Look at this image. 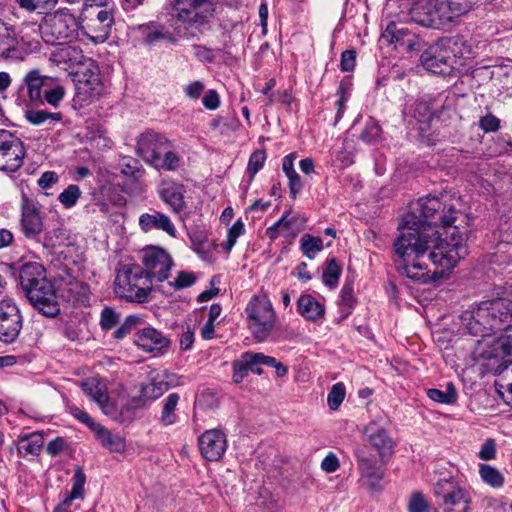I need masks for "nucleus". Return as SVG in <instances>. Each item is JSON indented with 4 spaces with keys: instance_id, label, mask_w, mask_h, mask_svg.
<instances>
[{
    "instance_id": "61",
    "label": "nucleus",
    "mask_w": 512,
    "mask_h": 512,
    "mask_svg": "<svg viewBox=\"0 0 512 512\" xmlns=\"http://www.w3.org/2000/svg\"><path fill=\"white\" fill-rule=\"evenodd\" d=\"M70 413L73 417L78 419L81 423L88 426L92 431L96 428V426L99 425V423H96L88 413L80 409L79 407L72 406L70 407Z\"/></svg>"
},
{
    "instance_id": "47",
    "label": "nucleus",
    "mask_w": 512,
    "mask_h": 512,
    "mask_svg": "<svg viewBox=\"0 0 512 512\" xmlns=\"http://www.w3.org/2000/svg\"><path fill=\"white\" fill-rule=\"evenodd\" d=\"M345 398V387L342 383H336L332 386L327 403L331 410H337Z\"/></svg>"
},
{
    "instance_id": "35",
    "label": "nucleus",
    "mask_w": 512,
    "mask_h": 512,
    "mask_svg": "<svg viewBox=\"0 0 512 512\" xmlns=\"http://www.w3.org/2000/svg\"><path fill=\"white\" fill-rule=\"evenodd\" d=\"M179 399L180 396L178 393H171L164 400L161 416L159 418L161 425L167 427L177 422L178 416L176 414V407Z\"/></svg>"
},
{
    "instance_id": "29",
    "label": "nucleus",
    "mask_w": 512,
    "mask_h": 512,
    "mask_svg": "<svg viewBox=\"0 0 512 512\" xmlns=\"http://www.w3.org/2000/svg\"><path fill=\"white\" fill-rule=\"evenodd\" d=\"M299 314L308 321H317L325 313L324 306L309 294H302L297 300Z\"/></svg>"
},
{
    "instance_id": "19",
    "label": "nucleus",
    "mask_w": 512,
    "mask_h": 512,
    "mask_svg": "<svg viewBox=\"0 0 512 512\" xmlns=\"http://www.w3.org/2000/svg\"><path fill=\"white\" fill-rule=\"evenodd\" d=\"M198 443L202 456L208 461H218L227 449L226 435L219 429L205 431Z\"/></svg>"
},
{
    "instance_id": "32",
    "label": "nucleus",
    "mask_w": 512,
    "mask_h": 512,
    "mask_svg": "<svg viewBox=\"0 0 512 512\" xmlns=\"http://www.w3.org/2000/svg\"><path fill=\"white\" fill-rule=\"evenodd\" d=\"M25 118L32 125H52L54 123L60 122L63 118V114L61 112H48L46 110L27 107L25 110Z\"/></svg>"
},
{
    "instance_id": "16",
    "label": "nucleus",
    "mask_w": 512,
    "mask_h": 512,
    "mask_svg": "<svg viewBox=\"0 0 512 512\" xmlns=\"http://www.w3.org/2000/svg\"><path fill=\"white\" fill-rule=\"evenodd\" d=\"M411 20L421 26L440 29L447 25L439 8L438 0H419L409 10Z\"/></svg>"
},
{
    "instance_id": "3",
    "label": "nucleus",
    "mask_w": 512,
    "mask_h": 512,
    "mask_svg": "<svg viewBox=\"0 0 512 512\" xmlns=\"http://www.w3.org/2000/svg\"><path fill=\"white\" fill-rule=\"evenodd\" d=\"M66 95L65 88L57 83L56 78L44 75L38 68L28 71L17 91L18 105L39 106L48 104L59 107Z\"/></svg>"
},
{
    "instance_id": "60",
    "label": "nucleus",
    "mask_w": 512,
    "mask_h": 512,
    "mask_svg": "<svg viewBox=\"0 0 512 512\" xmlns=\"http://www.w3.org/2000/svg\"><path fill=\"white\" fill-rule=\"evenodd\" d=\"M423 43V40L411 31L398 47L405 49L407 52H413L419 51L423 47Z\"/></svg>"
},
{
    "instance_id": "33",
    "label": "nucleus",
    "mask_w": 512,
    "mask_h": 512,
    "mask_svg": "<svg viewBox=\"0 0 512 512\" xmlns=\"http://www.w3.org/2000/svg\"><path fill=\"white\" fill-rule=\"evenodd\" d=\"M101 444L108 448L112 452H121L125 448L124 439L119 436L112 434L108 429L99 424L93 430Z\"/></svg>"
},
{
    "instance_id": "10",
    "label": "nucleus",
    "mask_w": 512,
    "mask_h": 512,
    "mask_svg": "<svg viewBox=\"0 0 512 512\" xmlns=\"http://www.w3.org/2000/svg\"><path fill=\"white\" fill-rule=\"evenodd\" d=\"M25 156L23 141L10 131L0 129V170L6 173L18 171Z\"/></svg>"
},
{
    "instance_id": "55",
    "label": "nucleus",
    "mask_w": 512,
    "mask_h": 512,
    "mask_svg": "<svg viewBox=\"0 0 512 512\" xmlns=\"http://www.w3.org/2000/svg\"><path fill=\"white\" fill-rule=\"evenodd\" d=\"M432 109L430 105L423 100L416 101L413 105V115L420 122H427L432 117Z\"/></svg>"
},
{
    "instance_id": "25",
    "label": "nucleus",
    "mask_w": 512,
    "mask_h": 512,
    "mask_svg": "<svg viewBox=\"0 0 512 512\" xmlns=\"http://www.w3.org/2000/svg\"><path fill=\"white\" fill-rule=\"evenodd\" d=\"M139 225L145 232L157 229L166 232L172 237H175L176 235V228L170 218L158 211L142 214L139 218Z\"/></svg>"
},
{
    "instance_id": "44",
    "label": "nucleus",
    "mask_w": 512,
    "mask_h": 512,
    "mask_svg": "<svg viewBox=\"0 0 512 512\" xmlns=\"http://www.w3.org/2000/svg\"><path fill=\"white\" fill-rule=\"evenodd\" d=\"M481 479L494 488H500L504 484V477L498 469L488 464H481L479 467Z\"/></svg>"
},
{
    "instance_id": "4",
    "label": "nucleus",
    "mask_w": 512,
    "mask_h": 512,
    "mask_svg": "<svg viewBox=\"0 0 512 512\" xmlns=\"http://www.w3.org/2000/svg\"><path fill=\"white\" fill-rule=\"evenodd\" d=\"M457 211L452 204L442 202L437 197L420 198L414 203H411L409 212L404 217L405 223L414 225H425V227H443L446 229L445 238L450 241V234L452 228L458 226L453 225L456 220Z\"/></svg>"
},
{
    "instance_id": "22",
    "label": "nucleus",
    "mask_w": 512,
    "mask_h": 512,
    "mask_svg": "<svg viewBox=\"0 0 512 512\" xmlns=\"http://www.w3.org/2000/svg\"><path fill=\"white\" fill-rule=\"evenodd\" d=\"M43 40L48 44H55L57 41H64L70 35V28L66 17L62 14L50 17L41 27Z\"/></svg>"
},
{
    "instance_id": "54",
    "label": "nucleus",
    "mask_w": 512,
    "mask_h": 512,
    "mask_svg": "<svg viewBox=\"0 0 512 512\" xmlns=\"http://www.w3.org/2000/svg\"><path fill=\"white\" fill-rule=\"evenodd\" d=\"M245 358L248 364H262L274 367L278 363L276 358L264 355L260 352H245Z\"/></svg>"
},
{
    "instance_id": "36",
    "label": "nucleus",
    "mask_w": 512,
    "mask_h": 512,
    "mask_svg": "<svg viewBox=\"0 0 512 512\" xmlns=\"http://www.w3.org/2000/svg\"><path fill=\"white\" fill-rule=\"evenodd\" d=\"M166 391H168V386L160 376L152 379V381L146 385H143L140 390V396L138 398L142 399L144 402V406L146 405V401H153L162 396Z\"/></svg>"
},
{
    "instance_id": "9",
    "label": "nucleus",
    "mask_w": 512,
    "mask_h": 512,
    "mask_svg": "<svg viewBox=\"0 0 512 512\" xmlns=\"http://www.w3.org/2000/svg\"><path fill=\"white\" fill-rule=\"evenodd\" d=\"M436 502L442 512H468L469 493L453 479H441L434 485Z\"/></svg>"
},
{
    "instance_id": "1",
    "label": "nucleus",
    "mask_w": 512,
    "mask_h": 512,
    "mask_svg": "<svg viewBox=\"0 0 512 512\" xmlns=\"http://www.w3.org/2000/svg\"><path fill=\"white\" fill-rule=\"evenodd\" d=\"M394 241V264L399 274L414 282L427 284L443 277L468 254L466 236L452 228L450 241L425 225L403 223Z\"/></svg>"
},
{
    "instance_id": "5",
    "label": "nucleus",
    "mask_w": 512,
    "mask_h": 512,
    "mask_svg": "<svg viewBox=\"0 0 512 512\" xmlns=\"http://www.w3.org/2000/svg\"><path fill=\"white\" fill-rule=\"evenodd\" d=\"M114 284L116 295L131 303L147 302L152 292V283L138 264H126L118 269Z\"/></svg>"
},
{
    "instance_id": "41",
    "label": "nucleus",
    "mask_w": 512,
    "mask_h": 512,
    "mask_svg": "<svg viewBox=\"0 0 512 512\" xmlns=\"http://www.w3.org/2000/svg\"><path fill=\"white\" fill-rule=\"evenodd\" d=\"M180 164V157L172 151V146L165 149L151 165L157 170L175 171Z\"/></svg>"
},
{
    "instance_id": "18",
    "label": "nucleus",
    "mask_w": 512,
    "mask_h": 512,
    "mask_svg": "<svg viewBox=\"0 0 512 512\" xmlns=\"http://www.w3.org/2000/svg\"><path fill=\"white\" fill-rule=\"evenodd\" d=\"M497 329L512 321V285L505 287L497 297L482 301Z\"/></svg>"
},
{
    "instance_id": "6",
    "label": "nucleus",
    "mask_w": 512,
    "mask_h": 512,
    "mask_svg": "<svg viewBox=\"0 0 512 512\" xmlns=\"http://www.w3.org/2000/svg\"><path fill=\"white\" fill-rule=\"evenodd\" d=\"M215 9L211 0H174L175 17L185 24V38H193L209 29Z\"/></svg>"
},
{
    "instance_id": "40",
    "label": "nucleus",
    "mask_w": 512,
    "mask_h": 512,
    "mask_svg": "<svg viewBox=\"0 0 512 512\" xmlns=\"http://www.w3.org/2000/svg\"><path fill=\"white\" fill-rule=\"evenodd\" d=\"M495 357L506 358L512 355V326H508L504 333L493 343Z\"/></svg>"
},
{
    "instance_id": "28",
    "label": "nucleus",
    "mask_w": 512,
    "mask_h": 512,
    "mask_svg": "<svg viewBox=\"0 0 512 512\" xmlns=\"http://www.w3.org/2000/svg\"><path fill=\"white\" fill-rule=\"evenodd\" d=\"M86 483V475L83 468L77 466L73 476V487L71 492L63 499V501L55 507L53 512H70L69 507L73 500L83 498L84 486Z\"/></svg>"
},
{
    "instance_id": "42",
    "label": "nucleus",
    "mask_w": 512,
    "mask_h": 512,
    "mask_svg": "<svg viewBox=\"0 0 512 512\" xmlns=\"http://www.w3.org/2000/svg\"><path fill=\"white\" fill-rule=\"evenodd\" d=\"M342 272L341 266L338 264L336 258H330L326 261V267L323 270L322 279L323 283L330 289H335L338 286L339 278Z\"/></svg>"
},
{
    "instance_id": "48",
    "label": "nucleus",
    "mask_w": 512,
    "mask_h": 512,
    "mask_svg": "<svg viewBox=\"0 0 512 512\" xmlns=\"http://www.w3.org/2000/svg\"><path fill=\"white\" fill-rule=\"evenodd\" d=\"M43 445L42 437L39 434H32L28 438L22 440L19 450L26 454L38 455Z\"/></svg>"
},
{
    "instance_id": "37",
    "label": "nucleus",
    "mask_w": 512,
    "mask_h": 512,
    "mask_svg": "<svg viewBox=\"0 0 512 512\" xmlns=\"http://www.w3.org/2000/svg\"><path fill=\"white\" fill-rule=\"evenodd\" d=\"M141 28L144 31L146 43H154L159 40H165L170 43L177 42V38L161 25L152 23L147 26H142Z\"/></svg>"
},
{
    "instance_id": "15",
    "label": "nucleus",
    "mask_w": 512,
    "mask_h": 512,
    "mask_svg": "<svg viewBox=\"0 0 512 512\" xmlns=\"http://www.w3.org/2000/svg\"><path fill=\"white\" fill-rule=\"evenodd\" d=\"M22 329V315L11 299L0 301V341L13 343Z\"/></svg>"
},
{
    "instance_id": "62",
    "label": "nucleus",
    "mask_w": 512,
    "mask_h": 512,
    "mask_svg": "<svg viewBox=\"0 0 512 512\" xmlns=\"http://www.w3.org/2000/svg\"><path fill=\"white\" fill-rule=\"evenodd\" d=\"M479 126L485 132H495L500 127V120L493 114L489 113L481 117Z\"/></svg>"
},
{
    "instance_id": "34",
    "label": "nucleus",
    "mask_w": 512,
    "mask_h": 512,
    "mask_svg": "<svg viewBox=\"0 0 512 512\" xmlns=\"http://www.w3.org/2000/svg\"><path fill=\"white\" fill-rule=\"evenodd\" d=\"M410 32L411 30L405 24L390 22L382 32L381 39L398 47Z\"/></svg>"
},
{
    "instance_id": "51",
    "label": "nucleus",
    "mask_w": 512,
    "mask_h": 512,
    "mask_svg": "<svg viewBox=\"0 0 512 512\" xmlns=\"http://www.w3.org/2000/svg\"><path fill=\"white\" fill-rule=\"evenodd\" d=\"M196 279L193 272L181 271L173 282H169V285L175 290H182L192 286L196 282Z\"/></svg>"
},
{
    "instance_id": "21",
    "label": "nucleus",
    "mask_w": 512,
    "mask_h": 512,
    "mask_svg": "<svg viewBox=\"0 0 512 512\" xmlns=\"http://www.w3.org/2000/svg\"><path fill=\"white\" fill-rule=\"evenodd\" d=\"M98 406L104 414L117 422L123 423L133 421L135 410L144 407V402L140 398H132L127 404L118 409L108 395L107 400Z\"/></svg>"
},
{
    "instance_id": "11",
    "label": "nucleus",
    "mask_w": 512,
    "mask_h": 512,
    "mask_svg": "<svg viewBox=\"0 0 512 512\" xmlns=\"http://www.w3.org/2000/svg\"><path fill=\"white\" fill-rule=\"evenodd\" d=\"M142 264V270L153 284V282H163L169 278L173 260L164 249L151 247L144 251Z\"/></svg>"
},
{
    "instance_id": "14",
    "label": "nucleus",
    "mask_w": 512,
    "mask_h": 512,
    "mask_svg": "<svg viewBox=\"0 0 512 512\" xmlns=\"http://www.w3.org/2000/svg\"><path fill=\"white\" fill-rule=\"evenodd\" d=\"M80 18L82 22L85 23V26L96 34L92 36V38L104 42L108 38L114 23V11L110 6L102 8H82Z\"/></svg>"
},
{
    "instance_id": "2",
    "label": "nucleus",
    "mask_w": 512,
    "mask_h": 512,
    "mask_svg": "<svg viewBox=\"0 0 512 512\" xmlns=\"http://www.w3.org/2000/svg\"><path fill=\"white\" fill-rule=\"evenodd\" d=\"M19 280L25 296L42 315L53 318L60 313L54 285L47 279L41 264H24L19 272Z\"/></svg>"
},
{
    "instance_id": "45",
    "label": "nucleus",
    "mask_w": 512,
    "mask_h": 512,
    "mask_svg": "<svg viewBox=\"0 0 512 512\" xmlns=\"http://www.w3.org/2000/svg\"><path fill=\"white\" fill-rule=\"evenodd\" d=\"M58 0H16L18 6L27 12H42L55 7Z\"/></svg>"
},
{
    "instance_id": "39",
    "label": "nucleus",
    "mask_w": 512,
    "mask_h": 512,
    "mask_svg": "<svg viewBox=\"0 0 512 512\" xmlns=\"http://www.w3.org/2000/svg\"><path fill=\"white\" fill-rule=\"evenodd\" d=\"M427 396L435 402L446 405L454 404L458 397L457 390L452 382L447 383L444 391L437 388L428 389Z\"/></svg>"
},
{
    "instance_id": "20",
    "label": "nucleus",
    "mask_w": 512,
    "mask_h": 512,
    "mask_svg": "<svg viewBox=\"0 0 512 512\" xmlns=\"http://www.w3.org/2000/svg\"><path fill=\"white\" fill-rule=\"evenodd\" d=\"M363 435L366 441L377 450L379 458L389 461L395 442L388 433L383 428H378L375 423H370L363 429Z\"/></svg>"
},
{
    "instance_id": "53",
    "label": "nucleus",
    "mask_w": 512,
    "mask_h": 512,
    "mask_svg": "<svg viewBox=\"0 0 512 512\" xmlns=\"http://www.w3.org/2000/svg\"><path fill=\"white\" fill-rule=\"evenodd\" d=\"M251 364L247 363V359L245 358V353L242 354L241 359L239 361L233 362V381L234 383H241L243 379L247 376L249 367Z\"/></svg>"
},
{
    "instance_id": "64",
    "label": "nucleus",
    "mask_w": 512,
    "mask_h": 512,
    "mask_svg": "<svg viewBox=\"0 0 512 512\" xmlns=\"http://www.w3.org/2000/svg\"><path fill=\"white\" fill-rule=\"evenodd\" d=\"M341 304L346 306L347 308H352L355 303V298L353 295V283L346 281L341 289L340 293Z\"/></svg>"
},
{
    "instance_id": "50",
    "label": "nucleus",
    "mask_w": 512,
    "mask_h": 512,
    "mask_svg": "<svg viewBox=\"0 0 512 512\" xmlns=\"http://www.w3.org/2000/svg\"><path fill=\"white\" fill-rule=\"evenodd\" d=\"M119 315L111 307L106 306L101 312L100 326L102 330L109 331L116 326Z\"/></svg>"
},
{
    "instance_id": "52",
    "label": "nucleus",
    "mask_w": 512,
    "mask_h": 512,
    "mask_svg": "<svg viewBox=\"0 0 512 512\" xmlns=\"http://www.w3.org/2000/svg\"><path fill=\"white\" fill-rule=\"evenodd\" d=\"M381 134V127L374 121L366 123L364 129L360 133V139L366 143H374Z\"/></svg>"
},
{
    "instance_id": "46",
    "label": "nucleus",
    "mask_w": 512,
    "mask_h": 512,
    "mask_svg": "<svg viewBox=\"0 0 512 512\" xmlns=\"http://www.w3.org/2000/svg\"><path fill=\"white\" fill-rule=\"evenodd\" d=\"M80 196L81 190L79 186L71 184L59 194L58 200L65 208H72L76 205Z\"/></svg>"
},
{
    "instance_id": "58",
    "label": "nucleus",
    "mask_w": 512,
    "mask_h": 512,
    "mask_svg": "<svg viewBox=\"0 0 512 512\" xmlns=\"http://www.w3.org/2000/svg\"><path fill=\"white\" fill-rule=\"evenodd\" d=\"M244 232H245L244 223L239 219L228 230L226 247H225L226 251L229 252L232 249V247L236 243L237 238L239 236H241L242 234H244Z\"/></svg>"
},
{
    "instance_id": "8",
    "label": "nucleus",
    "mask_w": 512,
    "mask_h": 512,
    "mask_svg": "<svg viewBox=\"0 0 512 512\" xmlns=\"http://www.w3.org/2000/svg\"><path fill=\"white\" fill-rule=\"evenodd\" d=\"M451 43L450 38H441L430 45L420 57L423 67L433 74L451 75L456 64V56L451 49Z\"/></svg>"
},
{
    "instance_id": "27",
    "label": "nucleus",
    "mask_w": 512,
    "mask_h": 512,
    "mask_svg": "<svg viewBox=\"0 0 512 512\" xmlns=\"http://www.w3.org/2000/svg\"><path fill=\"white\" fill-rule=\"evenodd\" d=\"M479 0H438L443 19L451 23L468 13Z\"/></svg>"
},
{
    "instance_id": "17",
    "label": "nucleus",
    "mask_w": 512,
    "mask_h": 512,
    "mask_svg": "<svg viewBox=\"0 0 512 512\" xmlns=\"http://www.w3.org/2000/svg\"><path fill=\"white\" fill-rule=\"evenodd\" d=\"M171 146L172 142L163 134L149 130L139 136L136 152L146 163L152 165L156 158Z\"/></svg>"
},
{
    "instance_id": "63",
    "label": "nucleus",
    "mask_w": 512,
    "mask_h": 512,
    "mask_svg": "<svg viewBox=\"0 0 512 512\" xmlns=\"http://www.w3.org/2000/svg\"><path fill=\"white\" fill-rule=\"evenodd\" d=\"M356 64V52L354 50H345L341 54L340 66L345 72L353 71Z\"/></svg>"
},
{
    "instance_id": "31",
    "label": "nucleus",
    "mask_w": 512,
    "mask_h": 512,
    "mask_svg": "<svg viewBox=\"0 0 512 512\" xmlns=\"http://www.w3.org/2000/svg\"><path fill=\"white\" fill-rule=\"evenodd\" d=\"M55 56L59 63H65L74 71L88 57L83 55L82 50L76 46H64L57 50Z\"/></svg>"
},
{
    "instance_id": "26",
    "label": "nucleus",
    "mask_w": 512,
    "mask_h": 512,
    "mask_svg": "<svg viewBox=\"0 0 512 512\" xmlns=\"http://www.w3.org/2000/svg\"><path fill=\"white\" fill-rule=\"evenodd\" d=\"M72 74L77 83L89 86L92 90L100 83L99 67L91 58L84 60Z\"/></svg>"
},
{
    "instance_id": "43",
    "label": "nucleus",
    "mask_w": 512,
    "mask_h": 512,
    "mask_svg": "<svg viewBox=\"0 0 512 512\" xmlns=\"http://www.w3.org/2000/svg\"><path fill=\"white\" fill-rule=\"evenodd\" d=\"M300 249L309 259H313L323 249V242L320 237L304 234L300 240Z\"/></svg>"
},
{
    "instance_id": "57",
    "label": "nucleus",
    "mask_w": 512,
    "mask_h": 512,
    "mask_svg": "<svg viewBox=\"0 0 512 512\" xmlns=\"http://www.w3.org/2000/svg\"><path fill=\"white\" fill-rule=\"evenodd\" d=\"M65 239V231L62 228L47 231L44 237L43 245L54 248L60 246Z\"/></svg>"
},
{
    "instance_id": "49",
    "label": "nucleus",
    "mask_w": 512,
    "mask_h": 512,
    "mask_svg": "<svg viewBox=\"0 0 512 512\" xmlns=\"http://www.w3.org/2000/svg\"><path fill=\"white\" fill-rule=\"evenodd\" d=\"M267 156L264 150L254 151L248 162L247 172L253 178L263 167Z\"/></svg>"
},
{
    "instance_id": "56",
    "label": "nucleus",
    "mask_w": 512,
    "mask_h": 512,
    "mask_svg": "<svg viewBox=\"0 0 512 512\" xmlns=\"http://www.w3.org/2000/svg\"><path fill=\"white\" fill-rule=\"evenodd\" d=\"M141 322V318L136 315L128 316L124 323L114 332L116 339H122L129 334Z\"/></svg>"
},
{
    "instance_id": "59",
    "label": "nucleus",
    "mask_w": 512,
    "mask_h": 512,
    "mask_svg": "<svg viewBox=\"0 0 512 512\" xmlns=\"http://www.w3.org/2000/svg\"><path fill=\"white\" fill-rule=\"evenodd\" d=\"M408 510L409 512H429V504L421 493L416 492L409 500Z\"/></svg>"
},
{
    "instance_id": "38",
    "label": "nucleus",
    "mask_w": 512,
    "mask_h": 512,
    "mask_svg": "<svg viewBox=\"0 0 512 512\" xmlns=\"http://www.w3.org/2000/svg\"><path fill=\"white\" fill-rule=\"evenodd\" d=\"M81 387L84 393L98 405L107 400V389L98 380L94 378L86 379L82 382Z\"/></svg>"
},
{
    "instance_id": "24",
    "label": "nucleus",
    "mask_w": 512,
    "mask_h": 512,
    "mask_svg": "<svg viewBox=\"0 0 512 512\" xmlns=\"http://www.w3.org/2000/svg\"><path fill=\"white\" fill-rule=\"evenodd\" d=\"M135 343L147 352H160L169 347L170 340L154 328H144L137 333Z\"/></svg>"
},
{
    "instance_id": "23",
    "label": "nucleus",
    "mask_w": 512,
    "mask_h": 512,
    "mask_svg": "<svg viewBox=\"0 0 512 512\" xmlns=\"http://www.w3.org/2000/svg\"><path fill=\"white\" fill-rule=\"evenodd\" d=\"M184 192L183 184L171 180L162 181L158 188L161 200L169 205L174 212L183 210L185 206Z\"/></svg>"
},
{
    "instance_id": "13",
    "label": "nucleus",
    "mask_w": 512,
    "mask_h": 512,
    "mask_svg": "<svg viewBox=\"0 0 512 512\" xmlns=\"http://www.w3.org/2000/svg\"><path fill=\"white\" fill-rule=\"evenodd\" d=\"M354 455L361 477L365 479L370 486H376L385 475V465L388 461H383L379 457L377 458L366 445L357 446L354 449Z\"/></svg>"
},
{
    "instance_id": "12",
    "label": "nucleus",
    "mask_w": 512,
    "mask_h": 512,
    "mask_svg": "<svg viewBox=\"0 0 512 512\" xmlns=\"http://www.w3.org/2000/svg\"><path fill=\"white\" fill-rule=\"evenodd\" d=\"M461 327L470 335L477 337L490 336L498 330L483 302L472 306L460 315Z\"/></svg>"
},
{
    "instance_id": "7",
    "label": "nucleus",
    "mask_w": 512,
    "mask_h": 512,
    "mask_svg": "<svg viewBox=\"0 0 512 512\" xmlns=\"http://www.w3.org/2000/svg\"><path fill=\"white\" fill-rule=\"evenodd\" d=\"M245 312L253 336L260 342L267 340L275 326V313L266 295L253 297Z\"/></svg>"
},
{
    "instance_id": "30",
    "label": "nucleus",
    "mask_w": 512,
    "mask_h": 512,
    "mask_svg": "<svg viewBox=\"0 0 512 512\" xmlns=\"http://www.w3.org/2000/svg\"><path fill=\"white\" fill-rule=\"evenodd\" d=\"M21 227L24 235L28 238H34L42 232V218L34 207L23 208Z\"/></svg>"
}]
</instances>
